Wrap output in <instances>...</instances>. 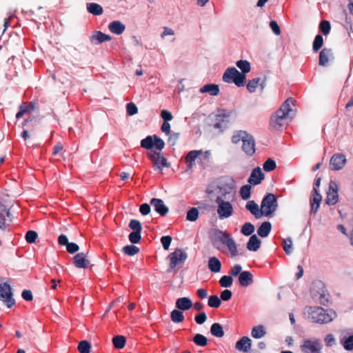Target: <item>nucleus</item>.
<instances>
[{"label":"nucleus","instance_id":"1","mask_svg":"<svg viewBox=\"0 0 353 353\" xmlns=\"http://www.w3.org/2000/svg\"><path fill=\"white\" fill-rule=\"evenodd\" d=\"M213 245L216 249L225 253L224 246L227 248L231 258L239 254L237 245L232 236L226 231L216 230L212 239Z\"/></svg>","mask_w":353,"mask_h":353},{"label":"nucleus","instance_id":"2","mask_svg":"<svg viewBox=\"0 0 353 353\" xmlns=\"http://www.w3.org/2000/svg\"><path fill=\"white\" fill-rule=\"evenodd\" d=\"M294 105V100L292 98L286 99L280 108L270 118V125L276 130H281L290 117L292 111V105Z\"/></svg>","mask_w":353,"mask_h":353},{"label":"nucleus","instance_id":"3","mask_svg":"<svg viewBox=\"0 0 353 353\" xmlns=\"http://www.w3.org/2000/svg\"><path fill=\"white\" fill-rule=\"evenodd\" d=\"M304 314L312 322L320 324L330 323L336 317V314L334 310H325L319 306L305 307Z\"/></svg>","mask_w":353,"mask_h":353},{"label":"nucleus","instance_id":"4","mask_svg":"<svg viewBox=\"0 0 353 353\" xmlns=\"http://www.w3.org/2000/svg\"><path fill=\"white\" fill-rule=\"evenodd\" d=\"M245 75L239 72L234 67L225 70L223 75V81L225 83H234L236 86H243L245 82Z\"/></svg>","mask_w":353,"mask_h":353},{"label":"nucleus","instance_id":"5","mask_svg":"<svg viewBox=\"0 0 353 353\" xmlns=\"http://www.w3.org/2000/svg\"><path fill=\"white\" fill-rule=\"evenodd\" d=\"M278 207L277 199L274 194H267L263 199L261 204L263 216L271 217Z\"/></svg>","mask_w":353,"mask_h":353},{"label":"nucleus","instance_id":"6","mask_svg":"<svg viewBox=\"0 0 353 353\" xmlns=\"http://www.w3.org/2000/svg\"><path fill=\"white\" fill-rule=\"evenodd\" d=\"M215 202L217 204V214L221 220L230 217L234 213V209L230 202L224 201L221 196H218Z\"/></svg>","mask_w":353,"mask_h":353},{"label":"nucleus","instance_id":"7","mask_svg":"<svg viewBox=\"0 0 353 353\" xmlns=\"http://www.w3.org/2000/svg\"><path fill=\"white\" fill-rule=\"evenodd\" d=\"M322 347L321 340L316 338L303 339L300 345L303 353H321Z\"/></svg>","mask_w":353,"mask_h":353},{"label":"nucleus","instance_id":"8","mask_svg":"<svg viewBox=\"0 0 353 353\" xmlns=\"http://www.w3.org/2000/svg\"><path fill=\"white\" fill-rule=\"evenodd\" d=\"M0 301L8 308H11L15 304L12 288L7 282L0 283Z\"/></svg>","mask_w":353,"mask_h":353},{"label":"nucleus","instance_id":"9","mask_svg":"<svg viewBox=\"0 0 353 353\" xmlns=\"http://www.w3.org/2000/svg\"><path fill=\"white\" fill-rule=\"evenodd\" d=\"M170 269L174 270L176 266L182 265L188 258V254L181 249H176L168 256Z\"/></svg>","mask_w":353,"mask_h":353},{"label":"nucleus","instance_id":"10","mask_svg":"<svg viewBox=\"0 0 353 353\" xmlns=\"http://www.w3.org/2000/svg\"><path fill=\"white\" fill-rule=\"evenodd\" d=\"M147 155L153 163L155 169L162 170L163 168H168L170 165L160 152L151 150Z\"/></svg>","mask_w":353,"mask_h":353},{"label":"nucleus","instance_id":"11","mask_svg":"<svg viewBox=\"0 0 353 353\" xmlns=\"http://www.w3.org/2000/svg\"><path fill=\"white\" fill-rule=\"evenodd\" d=\"M12 222V215L8 206L0 200V229L6 230Z\"/></svg>","mask_w":353,"mask_h":353},{"label":"nucleus","instance_id":"12","mask_svg":"<svg viewBox=\"0 0 353 353\" xmlns=\"http://www.w3.org/2000/svg\"><path fill=\"white\" fill-rule=\"evenodd\" d=\"M339 186L337 183L331 181L329 184L328 191L327 192V197L325 203L329 205H335L339 201Z\"/></svg>","mask_w":353,"mask_h":353},{"label":"nucleus","instance_id":"13","mask_svg":"<svg viewBox=\"0 0 353 353\" xmlns=\"http://www.w3.org/2000/svg\"><path fill=\"white\" fill-rule=\"evenodd\" d=\"M346 161V157L343 154H334L330 161L331 169L334 171L340 170L343 168Z\"/></svg>","mask_w":353,"mask_h":353},{"label":"nucleus","instance_id":"14","mask_svg":"<svg viewBox=\"0 0 353 353\" xmlns=\"http://www.w3.org/2000/svg\"><path fill=\"white\" fill-rule=\"evenodd\" d=\"M255 145V140L253 136L250 134L242 143V150L246 155L252 157L256 151Z\"/></svg>","mask_w":353,"mask_h":353},{"label":"nucleus","instance_id":"15","mask_svg":"<svg viewBox=\"0 0 353 353\" xmlns=\"http://www.w3.org/2000/svg\"><path fill=\"white\" fill-rule=\"evenodd\" d=\"M150 204L154 208V210L162 216H165L169 211L168 208L161 199H152Z\"/></svg>","mask_w":353,"mask_h":353},{"label":"nucleus","instance_id":"16","mask_svg":"<svg viewBox=\"0 0 353 353\" xmlns=\"http://www.w3.org/2000/svg\"><path fill=\"white\" fill-rule=\"evenodd\" d=\"M245 209L248 210L256 219H260L263 216L261 208L254 201H249L245 205Z\"/></svg>","mask_w":353,"mask_h":353},{"label":"nucleus","instance_id":"17","mask_svg":"<svg viewBox=\"0 0 353 353\" xmlns=\"http://www.w3.org/2000/svg\"><path fill=\"white\" fill-rule=\"evenodd\" d=\"M264 179V174L262 172L261 168L257 167L254 168L250 174L248 182L252 185H258L261 183V181Z\"/></svg>","mask_w":353,"mask_h":353},{"label":"nucleus","instance_id":"18","mask_svg":"<svg viewBox=\"0 0 353 353\" xmlns=\"http://www.w3.org/2000/svg\"><path fill=\"white\" fill-rule=\"evenodd\" d=\"M252 341L248 336H243L235 344V348L243 352H247L251 348Z\"/></svg>","mask_w":353,"mask_h":353},{"label":"nucleus","instance_id":"19","mask_svg":"<svg viewBox=\"0 0 353 353\" xmlns=\"http://www.w3.org/2000/svg\"><path fill=\"white\" fill-rule=\"evenodd\" d=\"M238 281L240 285H241L242 287H248L254 281L253 275L249 271H243L239 274Z\"/></svg>","mask_w":353,"mask_h":353},{"label":"nucleus","instance_id":"20","mask_svg":"<svg viewBox=\"0 0 353 353\" xmlns=\"http://www.w3.org/2000/svg\"><path fill=\"white\" fill-rule=\"evenodd\" d=\"M333 58V54L331 49L323 48L319 54V64L321 66H326L330 59Z\"/></svg>","mask_w":353,"mask_h":353},{"label":"nucleus","instance_id":"21","mask_svg":"<svg viewBox=\"0 0 353 353\" xmlns=\"http://www.w3.org/2000/svg\"><path fill=\"white\" fill-rule=\"evenodd\" d=\"M74 264L78 268H85L89 266L90 261L84 253H78L74 256Z\"/></svg>","mask_w":353,"mask_h":353},{"label":"nucleus","instance_id":"22","mask_svg":"<svg viewBox=\"0 0 353 353\" xmlns=\"http://www.w3.org/2000/svg\"><path fill=\"white\" fill-rule=\"evenodd\" d=\"M322 199V196L320 193L318 192L316 188L314 187L313 188V194H312V201L311 203V212L315 213L317 212L321 201Z\"/></svg>","mask_w":353,"mask_h":353},{"label":"nucleus","instance_id":"23","mask_svg":"<svg viewBox=\"0 0 353 353\" xmlns=\"http://www.w3.org/2000/svg\"><path fill=\"white\" fill-rule=\"evenodd\" d=\"M111 40V37L108 34H104L102 32H95L90 38V41L94 44L101 43L104 41H109Z\"/></svg>","mask_w":353,"mask_h":353},{"label":"nucleus","instance_id":"24","mask_svg":"<svg viewBox=\"0 0 353 353\" xmlns=\"http://www.w3.org/2000/svg\"><path fill=\"white\" fill-rule=\"evenodd\" d=\"M108 28L111 32L119 35L124 32L125 26L120 21H113L109 23Z\"/></svg>","mask_w":353,"mask_h":353},{"label":"nucleus","instance_id":"25","mask_svg":"<svg viewBox=\"0 0 353 353\" xmlns=\"http://www.w3.org/2000/svg\"><path fill=\"white\" fill-rule=\"evenodd\" d=\"M249 134L245 130H236L233 132L232 136L231 137V141L234 144H239L240 142H243V140L247 139Z\"/></svg>","mask_w":353,"mask_h":353},{"label":"nucleus","instance_id":"26","mask_svg":"<svg viewBox=\"0 0 353 353\" xmlns=\"http://www.w3.org/2000/svg\"><path fill=\"white\" fill-rule=\"evenodd\" d=\"M203 154L202 150H195L190 151L185 157V162L190 169L192 168L195 160Z\"/></svg>","mask_w":353,"mask_h":353},{"label":"nucleus","instance_id":"27","mask_svg":"<svg viewBox=\"0 0 353 353\" xmlns=\"http://www.w3.org/2000/svg\"><path fill=\"white\" fill-rule=\"evenodd\" d=\"M192 306V301L188 297L179 298L176 301V307L180 310H188Z\"/></svg>","mask_w":353,"mask_h":353},{"label":"nucleus","instance_id":"28","mask_svg":"<svg viewBox=\"0 0 353 353\" xmlns=\"http://www.w3.org/2000/svg\"><path fill=\"white\" fill-rule=\"evenodd\" d=\"M261 243L260 239L256 236V235L254 234L250 237V239L247 243L246 248L250 251L256 252L259 249Z\"/></svg>","mask_w":353,"mask_h":353},{"label":"nucleus","instance_id":"29","mask_svg":"<svg viewBox=\"0 0 353 353\" xmlns=\"http://www.w3.org/2000/svg\"><path fill=\"white\" fill-rule=\"evenodd\" d=\"M267 334L265 327L262 325L254 326L251 330V336L254 339H260L263 338Z\"/></svg>","mask_w":353,"mask_h":353},{"label":"nucleus","instance_id":"30","mask_svg":"<svg viewBox=\"0 0 353 353\" xmlns=\"http://www.w3.org/2000/svg\"><path fill=\"white\" fill-rule=\"evenodd\" d=\"M208 266L212 272L217 273L221 271V263L216 256H212L208 260Z\"/></svg>","mask_w":353,"mask_h":353},{"label":"nucleus","instance_id":"31","mask_svg":"<svg viewBox=\"0 0 353 353\" xmlns=\"http://www.w3.org/2000/svg\"><path fill=\"white\" fill-rule=\"evenodd\" d=\"M201 93H209L211 96H216L219 93V88L216 84H206L200 89Z\"/></svg>","mask_w":353,"mask_h":353},{"label":"nucleus","instance_id":"32","mask_svg":"<svg viewBox=\"0 0 353 353\" xmlns=\"http://www.w3.org/2000/svg\"><path fill=\"white\" fill-rule=\"evenodd\" d=\"M272 229V225L269 221L263 222L258 228L257 234L262 238L267 237Z\"/></svg>","mask_w":353,"mask_h":353},{"label":"nucleus","instance_id":"33","mask_svg":"<svg viewBox=\"0 0 353 353\" xmlns=\"http://www.w3.org/2000/svg\"><path fill=\"white\" fill-rule=\"evenodd\" d=\"M86 8L88 12L96 16L102 14L103 12L102 6L96 3H88Z\"/></svg>","mask_w":353,"mask_h":353},{"label":"nucleus","instance_id":"34","mask_svg":"<svg viewBox=\"0 0 353 353\" xmlns=\"http://www.w3.org/2000/svg\"><path fill=\"white\" fill-rule=\"evenodd\" d=\"M229 114L226 113L225 111H222L219 112L216 116V122L214 124V128L220 129L222 128L221 122H228V118H229Z\"/></svg>","mask_w":353,"mask_h":353},{"label":"nucleus","instance_id":"35","mask_svg":"<svg viewBox=\"0 0 353 353\" xmlns=\"http://www.w3.org/2000/svg\"><path fill=\"white\" fill-rule=\"evenodd\" d=\"M341 344L345 350H353V335L349 336H343L340 340Z\"/></svg>","mask_w":353,"mask_h":353},{"label":"nucleus","instance_id":"36","mask_svg":"<svg viewBox=\"0 0 353 353\" xmlns=\"http://www.w3.org/2000/svg\"><path fill=\"white\" fill-rule=\"evenodd\" d=\"M210 332L213 336L216 337L221 338L224 336V331L223 327L218 323H214L210 327Z\"/></svg>","mask_w":353,"mask_h":353},{"label":"nucleus","instance_id":"37","mask_svg":"<svg viewBox=\"0 0 353 353\" xmlns=\"http://www.w3.org/2000/svg\"><path fill=\"white\" fill-rule=\"evenodd\" d=\"M236 65L241 70V74H245L251 70L250 63L247 60H239L236 61Z\"/></svg>","mask_w":353,"mask_h":353},{"label":"nucleus","instance_id":"38","mask_svg":"<svg viewBox=\"0 0 353 353\" xmlns=\"http://www.w3.org/2000/svg\"><path fill=\"white\" fill-rule=\"evenodd\" d=\"M171 320L174 323H181L184 320V315L181 311L179 310H174L170 313Z\"/></svg>","mask_w":353,"mask_h":353},{"label":"nucleus","instance_id":"39","mask_svg":"<svg viewBox=\"0 0 353 353\" xmlns=\"http://www.w3.org/2000/svg\"><path fill=\"white\" fill-rule=\"evenodd\" d=\"M112 343L114 347L121 349L125 346V338L123 336H116L112 339Z\"/></svg>","mask_w":353,"mask_h":353},{"label":"nucleus","instance_id":"40","mask_svg":"<svg viewBox=\"0 0 353 353\" xmlns=\"http://www.w3.org/2000/svg\"><path fill=\"white\" fill-rule=\"evenodd\" d=\"M254 232V226L251 223H244L241 229V232L245 236H250Z\"/></svg>","mask_w":353,"mask_h":353},{"label":"nucleus","instance_id":"41","mask_svg":"<svg viewBox=\"0 0 353 353\" xmlns=\"http://www.w3.org/2000/svg\"><path fill=\"white\" fill-rule=\"evenodd\" d=\"M193 341L196 345L201 347H204L208 343L207 338L201 334H196L193 338Z\"/></svg>","mask_w":353,"mask_h":353},{"label":"nucleus","instance_id":"42","mask_svg":"<svg viewBox=\"0 0 353 353\" xmlns=\"http://www.w3.org/2000/svg\"><path fill=\"white\" fill-rule=\"evenodd\" d=\"M152 136H148L141 141V146L147 150H151L154 147V141Z\"/></svg>","mask_w":353,"mask_h":353},{"label":"nucleus","instance_id":"43","mask_svg":"<svg viewBox=\"0 0 353 353\" xmlns=\"http://www.w3.org/2000/svg\"><path fill=\"white\" fill-rule=\"evenodd\" d=\"M261 79L259 77L254 78L252 80H250L247 84L248 90L252 93L256 91V88L259 85V82Z\"/></svg>","mask_w":353,"mask_h":353},{"label":"nucleus","instance_id":"44","mask_svg":"<svg viewBox=\"0 0 353 353\" xmlns=\"http://www.w3.org/2000/svg\"><path fill=\"white\" fill-rule=\"evenodd\" d=\"M123 252L128 256H134L139 251V248L134 245H125L123 248Z\"/></svg>","mask_w":353,"mask_h":353},{"label":"nucleus","instance_id":"45","mask_svg":"<svg viewBox=\"0 0 353 353\" xmlns=\"http://www.w3.org/2000/svg\"><path fill=\"white\" fill-rule=\"evenodd\" d=\"M283 248L285 254L288 255L290 254L292 252V240L290 237H288L283 240Z\"/></svg>","mask_w":353,"mask_h":353},{"label":"nucleus","instance_id":"46","mask_svg":"<svg viewBox=\"0 0 353 353\" xmlns=\"http://www.w3.org/2000/svg\"><path fill=\"white\" fill-rule=\"evenodd\" d=\"M232 283V277L230 275H224L219 280V284L223 288H230Z\"/></svg>","mask_w":353,"mask_h":353},{"label":"nucleus","instance_id":"47","mask_svg":"<svg viewBox=\"0 0 353 353\" xmlns=\"http://www.w3.org/2000/svg\"><path fill=\"white\" fill-rule=\"evenodd\" d=\"M199 217V210L196 208H190L186 216V219L190 221H195L197 220Z\"/></svg>","mask_w":353,"mask_h":353},{"label":"nucleus","instance_id":"48","mask_svg":"<svg viewBox=\"0 0 353 353\" xmlns=\"http://www.w3.org/2000/svg\"><path fill=\"white\" fill-rule=\"evenodd\" d=\"M323 44V39L321 34H317L313 41L312 49L314 52H317L320 50Z\"/></svg>","mask_w":353,"mask_h":353},{"label":"nucleus","instance_id":"49","mask_svg":"<svg viewBox=\"0 0 353 353\" xmlns=\"http://www.w3.org/2000/svg\"><path fill=\"white\" fill-rule=\"evenodd\" d=\"M91 345L87 341H81L78 345V350L80 353H90Z\"/></svg>","mask_w":353,"mask_h":353},{"label":"nucleus","instance_id":"50","mask_svg":"<svg viewBox=\"0 0 353 353\" xmlns=\"http://www.w3.org/2000/svg\"><path fill=\"white\" fill-rule=\"evenodd\" d=\"M251 186L250 185H244L240 189V195L243 200H248L250 197Z\"/></svg>","mask_w":353,"mask_h":353},{"label":"nucleus","instance_id":"51","mask_svg":"<svg viewBox=\"0 0 353 353\" xmlns=\"http://www.w3.org/2000/svg\"><path fill=\"white\" fill-rule=\"evenodd\" d=\"M276 162L270 158L267 159L263 165V170L265 172H271L274 170L276 168Z\"/></svg>","mask_w":353,"mask_h":353},{"label":"nucleus","instance_id":"52","mask_svg":"<svg viewBox=\"0 0 353 353\" xmlns=\"http://www.w3.org/2000/svg\"><path fill=\"white\" fill-rule=\"evenodd\" d=\"M221 299L216 295L210 296L208 299V305L210 307L217 308L221 305Z\"/></svg>","mask_w":353,"mask_h":353},{"label":"nucleus","instance_id":"53","mask_svg":"<svg viewBox=\"0 0 353 353\" xmlns=\"http://www.w3.org/2000/svg\"><path fill=\"white\" fill-rule=\"evenodd\" d=\"M129 228L133 230V232H141L142 226L139 221L136 219H132L129 223Z\"/></svg>","mask_w":353,"mask_h":353},{"label":"nucleus","instance_id":"54","mask_svg":"<svg viewBox=\"0 0 353 353\" xmlns=\"http://www.w3.org/2000/svg\"><path fill=\"white\" fill-rule=\"evenodd\" d=\"M320 30L325 35H327L330 33L331 26L330 23L328 21H322L319 25Z\"/></svg>","mask_w":353,"mask_h":353},{"label":"nucleus","instance_id":"55","mask_svg":"<svg viewBox=\"0 0 353 353\" xmlns=\"http://www.w3.org/2000/svg\"><path fill=\"white\" fill-rule=\"evenodd\" d=\"M38 235L35 231L29 230L26 234V240L29 243H33L36 241Z\"/></svg>","mask_w":353,"mask_h":353},{"label":"nucleus","instance_id":"56","mask_svg":"<svg viewBox=\"0 0 353 353\" xmlns=\"http://www.w3.org/2000/svg\"><path fill=\"white\" fill-rule=\"evenodd\" d=\"M153 137H154L153 138L154 139V140H153L154 146L159 151L162 150L165 146V143H164L163 140L156 135H154Z\"/></svg>","mask_w":353,"mask_h":353},{"label":"nucleus","instance_id":"57","mask_svg":"<svg viewBox=\"0 0 353 353\" xmlns=\"http://www.w3.org/2000/svg\"><path fill=\"white\" fill-rule=\"evenodd\" d=\"M242 272L243 271L241 265L239 264H236L230 268L229 274H230V276H236L238 275L239 276V274Z\"/></svg>","mask_w":353,"mask_h":353},{"label":"nucleus","instance_id":"58","mask_svg":"<svg viewBox=\"0 0 353 353\" xmlns=\"http://www.w3.org/2000/svg\"><path fill=\"white\" fill-rule=\"evenodd\" d=\"M129 241L132 243H138L141 240V232H132L130 233Z\"/></svg>","mask_w":353,"mask_h":353},{"label":"nucleus","instance_id":"59","mask_svg":"<svg viewBox=\"0 0 353 353\" xmlns=\"http://www.w3.org/2000/svg\"><path fill=\"white\" fill-rule=\"evenodd\" d=\"M126 110H127V113L128 115L132 116L137 113L138 108L134 103L131 102V103H127Z\"/></svg>","mask_w":353,"mask_h":353},{"label":"nucleus","instance_id":"60","mask_svg":"<svg viewBox=\"0 0 353 353\" xmlns=\"http://www.w3.org/2000/svg\"><path fill=\"white\" fill-rule=\"evenodd\" d=\"M161 242L162 243L164 250H168L170 248L172 242V237L170 236H163L161 238Z\"/></svg>","mask_w":353,"mask_h":353},{"label":"nucleus","instance_id":"61","mask_svg":"<svg viewBox=\"0 0 353 353\" xmlns=\"http://www.w3.org/2000/svg\"><path fill=\"white\" fill-rule=\"evenodd\" d=\"M174 31L169 27H163V32L161 33V38L164 39L167 36H173L174 35Z\"/></svg>","mask_w":353,"mask_h":353},{"label":"nucleus","instance_id":"62","mask_svg":"<svg viewBox=\"0 0 353 353\" xmlns=\"http://www.w3.org/2000/svg\"><path fill=\"white\" fill-rule=\"evenodd\" d=\"M194 320L196 323L201 325L205 322L207 320V316L205 312H201L199 314L196 315L194 317Z\"/></svg>","mask_w":353,"mask_h":353},{"label":"nucleus","instance_id":"63","mask_svg":"<svg viewBox=\"0 0 353 353\" xmlns=\"http://www.w3.org/2000/svg\"><path fill=\"white\" fill-rule=\"evenodd\" d=\"M232 296V293L230 290H224L221 292L220 299L224 301H229Z\"/></svg>","mask_w":353,"mask_h":353},{"label":"nucleus","instance_id":"64","mask_svg":"<svg viewBox=\"0 0 353 353\" xmlns=\"http://www.w3.org/2000/svg\"><path fill=\"white\" fill-rule=\"evenodd\" d=\"M66 250L70 254H74L79 250V247L75 243H69L66 246Z\"/></svg>","mask_w":353,"mask_h":353}]
</instances>
